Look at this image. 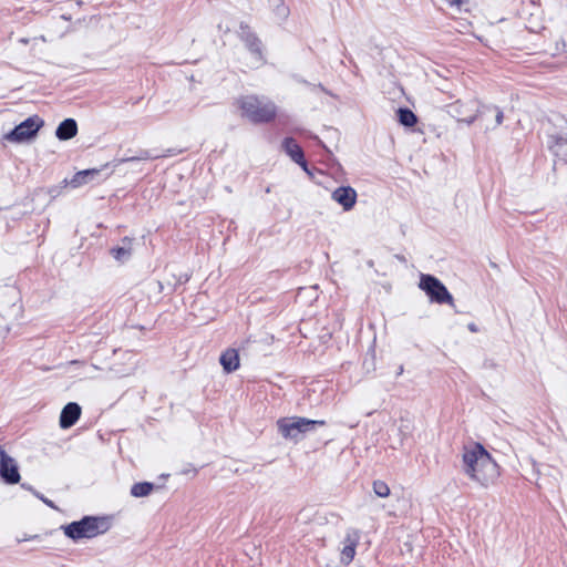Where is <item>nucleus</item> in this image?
I'll list each match as a JSON object with an SVG mask.
<instances>
[{"label":"nucleus","mask_w":567,"mask_h":567,"mask_svg":"<svg viewBox=\"0 0 567 567\" xmlns=\"http://www.w3.org/2000/svg\"><path fill=\"white\" fill-rule=\"evenodd\" d=\"M81 406L75 402H69L61 411L60 426L69 429L73 426L81 416Z\"/></svg>","instance_id":"4468645a"},{"label":"nucleus","mask_w":567,"mask_h":567,"mask_svg":"<svg viewBox=\"0 0 567 567\" xmlns=\"http://www.w3.org/2000/svg\"><path fill=\"white\" fill-rule=\"evenodd\" d=\"M398 117L399 122L406 127H412L417 122L415 114L409 109H399Z\"/></svg>","instance_id":"aec40b11"},{"label":"nucleus","mask_w":567,"mask_h":567,"mask_svg":"<svg viewBox=\"0 0 567 567\" xmlns=\"http://www.w3.org/2000/svg\"><path fill=\"white\" fill-rule=\"evenodd\" d=\"M111 528V520L104 516H84L82 519L62 526L66 537L74 542L93 538L105 534Z\"/></svg>","instance_id":"7ed1b4c3"},{"label":"nucleus","mask_w":567,"mask_h":567,"mask_svg":"<svg viewBox=\"0 0 567 567\" xmlns=\"http://www.w3.org/2000/svg\"><path fill=\"white\" fill-rule=\"evenodd\" d=\"M282 148L295 163L299 164L305 171H307L303 152L292 137H286L282 141Z\"/></svg>","instance_id":"2eb2a0df"},{"label":"nucleus","mask_w":567,"mask_h":567,"mask_svg":"<svg viewBox=\"0 0 567 567\" xmlns=\"http://www.w3.org/2000/svg\"><path fill=\"white\" fill-rule=\"evenodd\" d=\"M373 492L377 496L384 498L390 495V487L385 482L378 480L373 482Z\"/></svg>","instance_id":"412c9836"},{"label":"nucleus","mask_w":567,"mask_h":567,"mask_svg":"<svg viewBox=\"0 0 567 567\" xmlns=\"http://www.w3.org/2000/svg\"><path fill=\"white\" fill-rule=\"evenodd\" d=\"M219 362L226 373H231L239 368V354L234 348L225 350L219 358Z\"/></svg>","instance_id":"dca6fc26"},{"label":"nucleus","mask_w":567,"mask_h":567,"mask_svg":"<svg viewBox=\"0 0 567 567\" xmlns=\"http://www.w3.org/2000/svg\"><path fill=\"white\" fill-rule=\"evenodd\" d=\"M547 145L557 158L567 163V133L550 135Z\"/></svg>","instance_id":"ddd939ff"},{"label":"nucleus","mask_w":567,"mask_h":567,"mask_svg":"<svg viewBox=\"0 0 567 567\" xmlns=\"http://www.w3.org/2000/svg\"><path fill=\"white\" fill-rule=\"evenodd\" d=\"M462 463L465 475L484 487L493 484L499 475L497 463L481 443L464 446Z\"/></svg>","instance_id":"f257e3e1"},{"label":"nucleus","mask_w":567,"mask_h":567,"mask_svg":"<svg viewBox=\"0 0 567 567\" xmlns=\"http://www.w3.org/2000/svg\"><path fill=\"white\" fill-rule=\"evenodd\" d=\"M241 39L245 42L246 48L250 53L251 66H259L264 62L262 58V44L260 40L251 33L249 30L243 29Z\"/></svg>","instance_id":"9d476101"},{"label":"nucleus","mask_w":567,"mask_h":567,"mask_svg":"<svg viewBox=\"0 0 567 567\" xmlns=\"http://www.w3.org/2000/svg\"><path fill=\"white\" fill-rule=\"evenodd\" d=\"M357 192L351 186H340L331 194V198L342 206L346 212L353 208L357 203Z\"/></svg>","instance_id":"f8f14e48"},{"label":"nucleus","mask_w":567,"mask_h":567,"mask_svg":"<svg viewBox=\"0 0 567 567\" xmlns=\"http://www.w3.org/2000/svg\"><path fill=\"white\" fill-rule=\"evenodd\" d=\"M486 131L495 130L503 123V111L495 105H480L478 116Z\"/></svg>","instance_id":"1a4fd4ad"},{"label":"nucleus","mask_w":567,"mask_h":567,"mask_svg":"<svg viewBox=\"0 0 567 567\" xmlns=\"http://www.w3.org/2000/svg\"><path fill=\"white\" fill-rule=\"evenodd\" d=\"M29 491H31L33 493V495L35 497H38L40 501H42L47 506L53 508V509H58V507L55 506V504L47 498L44 495H42L41 493H39L38 491L33 489L32 487H28Z\"/></svg>","instance_id":"5701e85b"},{"label":"nucleus","mask_w":567,"mask_h":567,"mask_svg":"<svg viewBox=\"0 0 567 567\" xmlns=\"http://www.w3.org/2000/svg\"><path fill=\"white\" fill-rule=\"evenodd\" d=\"M0 477L7 484H17L20 482L19 467L14 458L9 456L0 446Z\"/></svg>","instance_id":"6e6552de"},{"label":"nucleus","mask_w":567,"mask_h":567,"mask_svg":"<svg viewBox=\"0 0 567 567\" xmlns=\"http://www.w3.org/2000/svg\"><path fill=\"white\" fill-rule=\"evenodd\" d=\"M419 286L429 296L432 302L441 305L453 302V297L446 287L432 275H422Z\"/></svg>","instance_id":"39448f33"},{"label":"nucleus","mask_w":567,"mask_h":567,"mask_svg":"<svg viewBox=\"0 0 567 567\" xmlns=\"http://www.w3.org/2000/svg\"><path fill=\"white\" fill-rule=\"evenodd\" d=\"M111 252L118 264H124L131 258V250H111Z\"/></svg>","instance_id":"4be33fe9"},{"label":"nucleus","mask_w":567,"mask_h":567,"mask_svg":"<svg viewBox=\"0 0 567 567\" xmlns=\"http://www.w3.org/2000/svg\"><path fill=\"white\" fill-rule=\"evenodd\" d=\"M360 540V532L358 529L350 528L347 530L346 537L342 542L341 557L340 560L343 565H349L355 555V548Z\"/></svg>","instance_id":"9b49d317"},{"label":"nucleus","mask_w":567,"mask_h":567,"mask_svg":"<svg viewBox=\"0 0 567 567\" xmlns=\"http://www.w3.org/2000/svg\"><path fill=\"white\" fill-rule=\"evenodd\" d=\"M478 101L471 100H457L446 106L447 113L460 123L471 125L478 116Z\"/></svg>","instance_id":"423d86ee"},{"label":"nucleus","mask_w":567,"mask_h":567,"mask_svg":"<svg viewBox=\"0 0 567 567\" xmlns=\"http://www.w3.org/2000/svg\"><path fill=\"white\" fill-rule=\"evenodd\" d=\"M154 488H155V485L150 482L135 483L131 487V495L134 497H145V496H148L153 492Z\"/></svg>","instance_id":"6ab92c4d"},{"label":"nucleus","mask_w":567,"mask_h":567,"mask_svg":"<svg viewBox=\"0 0 567 567\" xmlns=\"http://www.w3.org/2000/svg\"><path fill=\"white\" fill-rule=\"evenodd\" d=\"M468 330L472 331V332H477V327L475 323H470L467 326Z\"/></svg>","instance_id":"393cba45"},{"label":"nucleus","mask_w":567,"mask_h":567,"mask_svg":"<svg viewBox=\"0 0 567 567\" xmlns=\"http://www.w3.org/2000/svg\"><path fill=\"white\" fill-rule=\"evenodd\" d=\"M326 425L323 420H310L301 416L280 417L277 421V429L286 440L299 442L307 433L316 430L317 426Z\"/></svg>","instance_id":"20e7f679"},{"label":"nucleus","mask_w":567,"mask_h":567,"mask_svg":"<svg viewBox=\"0 0 567 567\" xmlns=\"http://www.w3.org/2000/svg\"><path fill=\"white\" fill-rule=\"evenodd\" d=\"M236 104L241 117L255 124L269 123L277 115L276 104L265 96L245 95L239 97Z\"/></svg>","instance_id":"f03ea898"},{"label":"nucleus","mask_w":567,"mask_h":567,"mask_svg":"<svg viewBox=\"0 0 567 567\" xmlns=\"http://www.w3.org/2000/svg\"><path fill=\"white\" fill-rule=\"evenodd\" d=\"M76 133L78 124L73 118H65L64 121H62L55 131L56 137L61 141H68L74 137Z\"/></svg>","instance_id":"f3484780"},{"label":"nucleus","mask_w":567,"mask_h":567,"mask_svg":"<svg viewBox=\"0 0 567 567\" xmlns=\"http://www.w3.org/2000/svg\"><path fill=\"white\" fill-rule=\"evenodd\" d=\"M100 173L99 169H86L76 173L72 179L70 181V185L72 187H80L89 182V179L93 178Z\"/></svg>","instance_id":"a211bd4d"},{"label":"nucleus","mask_w":567,"mask_h":567,"mask_svg":"<svg viewBox=\"0 0 567 567\" xmlns=\"http://www.w3.org/2000/svg\"><path fill=\"white\" fill-rule=\"evenodd\" d=\"M43 125V121L39 116L28 117L25 121L17 125L11 132L6 134L4 138L9 142H24L38 133Z\"/></svg>","instance_id":"0eeeda50"},{"label":"nucleus","mask_w":567,"mask_h":567,"mask_svg":"<svg viewBox=\"0 0 567 567\" xmlns=\"http://www.w3.org/2000/svg\"><path fill=\"white\" fill-rule=\"evenodd\" d=\"M270 192H271L270 187H267L266 193H270Z\"/></svg>","instance_id":"bb28decb"},{"label":"nucleus","mask_w":567,"mask_h":567,"mask_svg":"<svg viewBox=\"0 0 567 567\" xmlns=\"http://www.w3.org/2000/svg\"><path fill=\"white\" fill-rule=\"evenodd\" d=\"M150 158H153V156L150 154V152L143 151V152H141V154L137 157L125 158V159H122V162H128V161H135V159L142 161V159H150Z\"/></svg>","instance_id":"b1692460"},{"label":"nucleus","mask_w":567,"mask_h":567,"mask_svg":"<svg viewBox=\"0 0 567 567\" xmlns=\"http://www.w3.org/2000/svg\"><path fill=\"white\" fill-rule=\"evenodd\" d=\"M452 6H460L462 0H447Z\"/></svg>","instance_id":"a878e982"}]
</instances>
